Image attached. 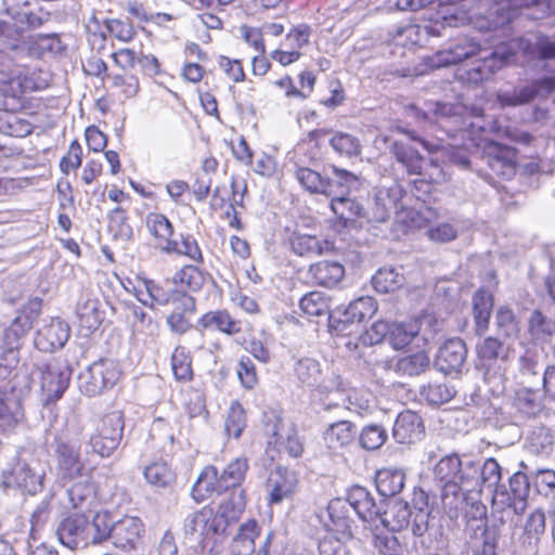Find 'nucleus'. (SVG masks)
I'll return each instance as SVG.
<instances>
[{
  "mask_svg": "<svg viewBox=\"0 0 555 555\" xmlns=\"http://www.w3.org/2000/svg\"><path fill=\"white\" fill-rule=\"evenodd\" d=\"M395 132L399 138H385L390 157L409 177H416L412 181V190L417 197L426 201L439 185L447 180L442 167L434 159L427 163L417 145L428 154H435L440 150V144L427 140L417 134L414 129L398 126Z\"/></svg>",
  "mask_w": 555,
  "mask_h": 555,
  "instance_id": "f257e3e1",
  "label": "nucleus"
},
{
  "mask_svg": "<svg viewBox=\"0 0 555 555\" xmlns=\"http://www.w3.org/2000/svg\"><path fill=\"white\" fill-rule=\"evenodd\" d=\"M503 468L493 457H488V486H494L491 500L493 535L492 546H495L496 538L500 535L499 527L503 526L511 515L509 508L516 513L524 512L526 500L530 492L528 477L524 473H515L508 478V488L500 483Z\"/></svg>",
  "mask_w": 555,
  "mask_h": 555,
  "instance_id": "f03ea898",
  "label": "nucleus"
},
{
  "mask_svg": "<svg viewBox=\"0 0 555 555\" xmlns=\"http://www.w3.org/2000/svg\"><path fill=\"white\" fill-rule=\"evenodd\" d=\"M39 89V83L27 66L13 62L0 65V98L3 108H25L26 94Z\"/></svg>",
  "mask_w": 555,
  "mask_h": 555,
  "instance_id": "7ed1b4c3",
  "label": "nucleus"
},
{
  "mask_svg": "<svg viewBox=\"0 0 555 555\" xmlns=\"http://www.w3.org/2000/svg\"><path fill=\"white\" fill-rule=\"evenodd\" d=\"M333 173L335 179L305 166H297L294 171L297 182L305 191L326 197L347 194L359 183L358 176L346 169L333 166Z\"/></svg>",
  "mask_w": 555,
  "mask_h": 555,
  "instance_id": "20e7f679",
  "label": "nucleus"
},
{
  "mask_svg": "<svg viewBox=\"0 0 555 555\" xmlns=\"http://www.w3.org/2000/svg\"><path fill=\"white\" fill-rule=\"evenodd\" d=\"M56 468L66 481L82 477H93L96 465L81 457L80 444L64 436H55L53 441Z\"/></svg>",
  "mask_w": 555,
  "mask_h": 555,
  "instance_id": "39448f33",
  "label": "nucleus"
},
{
  "mask_svg": "<svg viewBox=\"0 0 555 555\" xmlns=\"http://www.w3.org/2000/svg\"><path fill=\"white\" fill-rule=\"evenodd\" d=\"M121 377L122 370L117 360L101 358L79 375V389L88 397H95L116 386Z\"/></svg>",
  "mask_w": 555,
  "mask_h": 555,
  "instance_id": "423d86ee",
  "label": "nucleus"
},
{
  "mask_svg": "<svg viewBox=\"0 0 555 555\" xmlns=\"http://www.w3.org/2000/svg\"><path fill=\"white\" fill-rule=\"evenodd\" d=\"M401 2H396L398 10H425L422 16L423 21H428L435 26L440 25L441 27H459L472 22V16L467 11L457 9L455 4L457 2H437V8L430 5L435 2H404V5H400Z\"/></svg>",
  "mask_w": 555,
  "mask_h": 555,
  "instance_id": "0eeeda50",
  "label": "nucleus"
},
{
  "mask_svg": "<svg viewBox=\"0 0 555 555\" xmlns=\"http://www.w3.org/2000/svg\"><path fill=\"white\" fill-rule=\"evenodd\" d=\"M43 474H38L29 463L17 460L10 467L2 470L0 488L3 492H21L35 495L43 487Z\"/></svg>",
  "mask_w": 555,
  "mask_h": 555,
  "instance_id": "6e6552de",
  "label": "nucleus"
},
{
  "mask_svg": "<svg viewBox=\"0 0 555 555\" xmlns=\"http://www.w3.org/2000/svg\"><path fill=\"white\" fill-rule=\"evenodd\" d=\"M125 422L122 413L114 411L105 414L94 435L90 438L92 450L102 457L109 456L122 439Z\"/></svg>",
  "mask_w": 555,
  "mask_h": 555,
  "instance_id": "1a4fd4ad",
  "label": "nucleus"
},
{
  "mask_svg": "<svg viewBox=\"0 0 555 555\" xmlns=\"http://www.w3.org/2000/svg\"><path fill=\"white\" fill-rule=\"evenodd\" d=\"M57 535L62 544L76 550L91 544L90 517L87 512L68 513L57 527Z\"/></svg>",
  "mask_w": 555,
  "mask_h": 555,
  "instance_id": "9d476101",
  "label": "nucleus"
},
{
  "mask_svg": "<svg viewBox=\"0 0 555 555\" xmlns=\"http://www.w3.org/2000/svg\"><path fill=\"white\" fill-rule=\"evenodd\" d=\"M229 526V521L224 520L211 505L203 506L190 518L192 533L198 532L204 544H207L209 541L216 543L223 539L227 535Z\"/></svg>",
  "mask_w": 555,
  "mask_h": 555,
  "instance_id": "9b49d317",
  "label": "nucleus"
},
{
  "mask_svg": "<svg viewBox=\"0 0 555 555\" xmlns=\"http://www.w3.org/2000/svg\"><path fill=\"white\" fill-rule=\"evenodd\" d=\"M40 373V393L44 405L59 401L69 386L70 376L59 365L42 363L38 366Z\"/></svg>",
  "mask_w": 555,
  "mask_h": 555,
  "instance_id": "f8f14e48",
  "label": "nucleus"
},
{
  "mask_svg": "<svg viewBox=\"0 0 555 555\" xmlns=\"http://www.w3.org/2000/svg\"><path fill=\"white\" fill-rule=\"evenodd\" d=\"M173 308L166 317V324L170 332L184 335L192 330V318L197 312V300L194 296L184 293H173Z\"/></svg>",
  "mask_w": 555,
  "mask_h": 555,
  "instance_id": "ddd939ff",
  "label": "nucleus"
},
{
  "mask_svg": "<svg viewBox=\"0 0 555 555\" xmlns=\"http://www.w3.org/2000/svg\"><path fill=\"white\" fill-rule=\"evenodd\" d=\"M299 485L296 472L284 467L276 466L270 474L267 486L269 494L267 502L269 505L281 504L284 500H291L297 492Z\"/></svg>",
  "mask_w": 555,
  "mask_h": 555,
  "instance_id": "4468645a",
  "label": "nucleus"
},
{
  "mask_svg": "<svg viewBox=\"0 0 555 555\" xmlns=\"http://www.w3.org/2000/svg\"><path fill=\"white\" fill-rule=\"evenodd\" d=\"M144 531V524L139 517L124 515L115 521L111 540L116 548L131 552L138 548Z\"/></svg>",
  "mask_w": 555,
  "mask_h": 555,
  "instance_id": "2eb2a0df",
  "label": "nucleus"
},
{
  "mask_svg": "<svg viewBox=\"0 0 555 555\" xmlns=\"http://www.w3.org/2000/svg\"><path fill=\"white\" fill-rule=\"evenodd\" d=\"M205 263L191 261L180 266L171 276L173 293L188 295L199 293L210 279V273L204 268Z\"/></svg>",
  "mask_w": 555,
  "mask_h": 555,
  "instance_id": "dca6fc26",
  "label": "nucleus"
},
{
  "mask_svg": "<svg viewBox=\"0 0 555 555\" xmlns=\"http://www.w3.org/2000/svg\"><path fill=\"white\" fill-rule=\"evenodd\" d=\"M70 328L59 317L50 318L36 333L35 347L43 352H53L62 348L68 340Z\"/></svg>",
  "mask_w": 555,
  "mask_h": 555,
  "instance_id": "f3484780",
  "label": "nucleus"
},
{
  "mask_svg": "<svg viewBox=\"0 0 555 555\" xmlns=\"http://www.w3.org/2000/svg\"><path fill=\"white\" fill-rule=\"evenodd\" d=\"M326 509L327 518L323 525L327 533L340 539H351L353 519L350 517L348 503L341 498H335L328 502Z\"/></svg>",
  "mask_w": 555,
  "mask_h": 555,
  "instance_id": "a211bd4d",
  "label": "nucleus"
},
{
  "mask_svg": "<svg viewBox=\"0 0 555 555\" xmlns=\"http://www.w3.org/2000/svg\"><path fill=\"white\" fill-rule=\"evenodd\" d=\"M227 491V486L221 480L218 468L215 465H206L192 486L191 496L196 503H202Z\"/></svg>",
  "mask_w": 555,
  "mask_h": 555,
  "instance_id": "6ab92c4d",
  "label": "nucleus"
},
{
  "mask_svg": "<svg viewBox=\"0 0 555 555\" xmlns=\"http://www.w3.org/2000/svg\"><path fill=\"white\" fill-rule=\"evenodd\" d=\"M466 346L460 338L448 339L435 358V366L444 374L459 373L466 359Z\"/></svg>",
  "mask_w": 555,
  "mask_h": 555,
  "instance_id": "aec40b11",
  "label": "nucleus"
},
{
  "mask_svg": "<svg viewBox=\"0 0 555 555\" xmlns=\"http://www.w3.org/2000/svg\"><path fill=\"white\" fill-rule=\"evenodd\" d=\"M516 151L505 144L488 139V167L503 179L515 175Z\"/></svg>",
  "mask_w": 555,
  "mask_h": 555,
  "instance_id": "412c9836",
  "label": "nucleus"
},
{
  "mask_svg": "<svg viewBox=\"0 0 555 555\" xmlns=\"http://www.w3.org/2000/svg\"><path fill=\"white\" fill-rule=\"evenodd\" d=\"M425 427L422 417L411 410L402 411L398 414L392 436L398 443L409 444L422 439Z\"/></svg>",
  "mask_w": 555,
  "mask_h": 555,
  "instance_id": "4be33fe9",
  "label": "nucleus"
},
{
  "mask_svg": "<svg viewBox=\"0 0 555 555\" xmlns=\"http://www.w3.org/2000/svg\"><path fill=\"white\" fill-rule=\"evenodd\" d=\"M345 501L363 521H375L384 514L382 506L364 487L352 486L348 490Z\"/></svg>",
  "mask_w": 555,
  "mask_h": 555,
  "instance_id": "5701e85b",
  "label": "nucleus"
},
{
  "mask_svg": "<svg viewBox=\"0 0 555 555\" xmlns=\"http://www.w3.org/2000/svg\"><path fill=\"white\" fill-rule=\"evenodd\" d=\"M68 489L69 502L74 509L90 513L98 504V483L93 477H82L72 481Z\"/></svg>",
  "mask_w": 555,
  "mask_h": 555,
  "instance_id": "b1692460",
  "label": "nucleus"
},
{
  "mask_svg": "<svg viewBox=\"0 0 555 555\" xmlns=\"http://www.w3.org/2000/svg\"><path fill=\"white\" fill-rule=\"evenodd\" d=\"M294 254L300 257H313L328 254L335 250V243L317 235L294 232L288 240Z\"/></svg>",
  "mask_w": 555,
  "mask_h": 555,
  "instance_id": "393cba45",
  "label": "nucleus"
},
{
  "mask_svg": "<svg viewBox=\"0 0 555 555\" xmlns=\"http://www.w3.org/2000/svg\"><path fill=\"white\" fill-rule=\"evenodd\" d=\"M555 91V76L545 77L534 81L531 86L524 87L519 92L500 93L498 94V102L502 107L517 106L528 103L537 95H547Z\"/></svg>",
  "mask_w": 555,
  "mask_h": 555,
  "instance_id": "a878e982",
  "label": "nucleus"
},
{
  "mask_svg": "<svg viewBox=\"0 0 555 555\" xmlns=\"http://www.w3.org/2000/svg\"><path fill=\"white\" fill-rule=\"evenodd\" d=\"M203 330H216L228 336L242 333V321L235 319L228 309H217L203 313L198 321Z\"/></svg>",
  "mask_w": 555,
  "mask_h": 555,
  "instance_id": "bb28decb",
  "label": "nucleus"
},
{
  "mask_svg": "<svg viewBox=\"0 0 555 555\" xmlns=\"http://www.w3.org/2000/svg\"><path fill=\"white\" fill-rule=\"evenodd\" d=\"M262 531L261 526L255 518L243 521L231 540V552L233 555H251L255 552L256 540Z\"/></svg>",
  "mask_w": 555,
  "mask_h": 555,
  "instance_id": "cd10ccee",
  "label": "nucleus"
},
{
  "mask_svg": "<svg viewBox=\"0 0 555 555\" xmlns=\"http://www.w3.org/2000/svg\"><path fill=\"white\" fill-rule=\"evenodd\" d=\"M308 273L314 284L333 288L343 281L345 267L339 261L324 259L310 264Z\"/></svg>",
  "mask_w": 555,
  "mask_h": 555,
  "instance_id": "c85d7f7f",
  "label": "nucleus"
},
{
  "mask_svg": "<svg viewBox=\"0 0 555 555\" xmlns=\"http://www.w3.org/2000/svg\"><path fill=\"white\" fill-rule=\"evenodd\" d=\"M162 250L167 255H176L190 261L205 263V256L199 242L191 233H180L177 238H172L163 245Z\"/></svg>",
  "mask_w": 555,
  "mask_h": 555,
  "instance_id": "c756f323",
  "label": "nucleus"
},
{
  "mask_svg": "<svg viewBox=\"0 0 555 555\" xmlns=\"http://www.w3.org/2000/svg\"><path fill=\"white\" fill-rule=\"evenodd\" d=\"M137 298L143 305L154 309L172 302L173 289H167L163 284L149 278H139Z\"/></svg>",
  "mask_w": 555,
  "mask_h": 555,
  "instance_id": "7c9ffc66",
  "label": "nucleus"
},
{
  "mask_svg": "<svg viewBox=\"0 0 555 555\" xmlns=\"http://www.w3.org/2000/svg\"><path fill=\"white\" fill-rule=\"evenodd\" d=\"M462 461L457 455H447L436 465L435 475L443 482V495L449 491L456 494L460 490Z\"/></svg>",
  "mask_w": 555,
  "mask_h": 555,
  "instance_id": "2f4dec72",
  "label": "nucleus"
},
{
  "mask_svg": "<svg viewBox=\"0 0 555 555\" xmlns=\"http://www.w3.org/2000/svg\"><path fill=\"white\" fill-rule=\"evenodd\" d=\"M480 51V46L475 41L459 43L448 50L436 52L430 57V64L433 67H443L457 64L477 55Z\"/></svg>",
  "mask_w": 555,
  "mask_h": 555,
  "instance_id": "473e14b6",
  "label": "nucleus"
},
{
  "mask_svg": "<svg viewBox=\"0 0 555 555\" xmlns=\"http://www.w3.org/2000/svg\"><path fill=\"white\" fill-rule=\"evenodd\" d=\"M109 77V95L119 103H125L140 92V80L131 72L113 73Z\"/></svg>",
  "mask_w": 555,
  "mask_h": 555,
  "instance_id": "72a5a7b5",
  "label": "nucleus"
},
{
  "mask_svg": "<svg viewBox=\"0 0 555 555\" xmlns=\"http://www.w3.org/2000/svg\"><path fill=\"white\" fill-rule=\"evenodd\" d=\"M421 321L389 322L388 343L395 350H404L420 334Z\"/></svg>",
  "mask_w": 555,
  "mask_h": 555,
  "instance_id": "f704fd0d",
  "label": "nucleus"
},
{
  "mask_svg": "<svg viewBox=\"0 0 555 555\" xmlns=\"http://www.w3.org/2000/svg\"><path fill=\"white\" fill-rule=\"evenodd\" d=\"M338 195L331 196V209L344 227L364 218V208L356 198L347 197L346 194Z\"/></svg>",
  "mask_w": 555,
  "mask_h": 555,
  "instance_id": "c9c22d12",
  "label": "nucleus"
},
{
  "mask_svg": "<svg viewBox=\"0 0 555 555\" xmlns=\"http://www.w3.org/2000/svg\"><path fill=\"white\" fill-rule=\"evenodd\" d=\"M357 436V427L350 421H338L331 424L324 433V440L332 450L350 446Z\"/></svg>",
  "mask_w": 555,
  "mask_h": 555,
  "instance_id": "e433bc0d",
  "label": "nucleus"
},
{
  "mask_svg": "<svg viewBox=\"0 0 555 555\" xmlns=\"http://www.w3.org/2000/svg\"><path fill=\"white\" fill-rule=\"evenodd\" d=\"M405 475L397 468H382L375 475V485L378 493L385 498L399 494L404 487Z\"/></svg>",
  "mask_w": 555,
  "mask_h": 555,
  "instance_id": "4c0bfd02",
  "label": "nucleus"
},
{
  "mask_svg": "<svg viewBox=\"0 0 555 555\" xmlns=\"http://www.w3.org/2000/svg\"><path fill=\"white\" fill-rule=\"evenodd\" d=\"M20 109L3 108L0 112V133L10 137L24 138L33 132V125L16 113Z\"/></svg>",
  "mask_w": 555,
  "mask_h": 555,
  "instance_id": "58836bf2",
  "label": "nucleus"
},
{
  "mask_svg": "<svg viewBox=\"0 0 555 555\" xmlns=\"http://www.w3.org/2000/svg\"><path fill=\"white\" fill-rule=\"evenodd\" d=\"M170 365L177 382L188 383L193 379V357L185 346L178 345L175 347L170 357Z\"/></svg>",
  "mask_w": 555,
  "mask_h": 555,
  "instance_id": "ea45409f",
  "label": "nucleus"
},
{
  "mask_svg": "<svg viewBox=\"0 0 555 555\" xmlns=\"http://www.w3.org/2000/svg\"><path fill=\"white\" fill-rule=\"evenodd\" d=\"M145 225L150 235L162 246L172 240L175 227L165 214L158 211L149 212L145 218Z\"/></svg>",
  "mask_w": 555,
  "mask_h": 555,
  "instance_id": "a19ab883",
  "label": "nucleus"
},
{
  "mask_svg": "<svg viewBox=\"0 0 555 555\" xmlns=\"http://www.w3.org/2000/svg\"><path fill=\"white\" fill-rule=\"evenodd\" d=\"M182 406L189 420L206 418L209 414L206 405V396L202 388L188 386L182 390Z\"/></svg>",
  "mask_w": 555,
  "mask_h": 555,
  "instance_id": "79ce46f5",
  "label": "nucleus"
},
{
  "mask_svg": "<svg viewBox=\"0 0 555 555\" xmlns=\"http://www.w3.org/2000/svg\"><path fill=\"white\" fill-rule=\"evenodd\" d=\"M115 521L108 509H100L94 513L90 520L92 545H100L111 540Z\"/></svg>",
  "mask_w": 555,
  "mask_h": 555,
  "instance_id": "37998d69",
  "label": "nucleus"
},
{
  "mask_svg": "<svg viewBox=\"0 0 555 555\" xmlns=\"http://www.w3.org/2000/svg\"><path fill=\"white\" fill-rule=\"evenodd\" d=\"M299 308L307 317H325L331 314V297L320 291H311L299 300Z\"/></svg>",
  "mask_w": 555,
  "mask_h": 555,
  "instance_id": "c03bdc74",
  "label": "nucleus"
},
{
  "mask_svg": "<svg viewBox=\"0 0 555 555\" xmlns=\"http://www.w3.org/2000/svg\"><path fill=\"white\" fill-rule=\"evenodd\" d=\"M150 438L153 447L157 448L162 453H166V447L170 449L173 447L176 437L175 431L168 420L164 417H156L150 429Z\"/></svg>",
  "mask_w": 555,
  "mask_h": 555,
  "instance_id": "a18cd8bd",
  "label": "nucleus"
},
{
  "mask_svg": "<svg viewBox=\"0 0 555 555\" xmlns=\"http://www.w3.org/2000/svg\"><path fill=\"white\" fill-rule=\"evenodd\" d=\"M377 311L374 299L370 296H362L351 301L344 311L345 322L361 323L370 319Z\"/></svg>",
  "mask_w": 555,
  "mask_h": 555,
  "instance_id": "49530a36",
  "label": "nucleus"
},
{
  "mask_svg": "<svg viewBox=\"0 0 555 555\" xmlns=\"http://www.w3.org/2000/svg\"><path fill=\"white\" fill-rule=\"evenodd\" d=\"M247 425L246 410L238 400H233L230 403L227 416L224 420V430L229 437L238 439Z\"/></svg>",
  "mask_w": 555,
  "mask_h": 555,
  "instance_id": "de8ad7c7",
  "label": "nucleus"
},
{
  "mask_svg": "<svg viewBox=\"0 0 555 555\" xmlns=\"http://www.w3.org/2000/svg\"><path fill=\"white\" fill-rule=\"evenodd\" d=\"M396 366L402 374L418 376L429 369L430 357L427 351L420 350L398 359Z\"/></svg>",
  "mask_w": 555,
  "mask_h": 555,
  "instance_id": "09e8293b",
  "label": "nucleus"
},
{
  "mask_svg": "<svg viewBox=\"0 0 555 555\" xmlns=\"http://www.w3.org/2000/svg\"><path fill=\"white\" fill-rule=\"evenodd\" d=\"M249 469L248 459L246 456H238L232 460L221 473H219L221 480L227 486L228 491L240 487Z\"/></svg>",
  "mask_w": 555,
  "mask_h": 555,
  "instance_id": "8fccbe9b",
  "label": "nucleus"
},
{
  "mask_svg": "<svg viewBox=\"0 0 555 555\" xmlns=\"http://www.w3.org/2000/svg\"><path fill=\"white\" fill-rule=\"evenodd\" d=\"M404 284V276L392 268H382L372 278L373 288L380 294L399 291Z\"/></svg>",
  "mask_w": 555,
  "mask_h": 555,
  "instance_id": "3c124183",
  "label": "nucleus"
},
{
  "mask_svg": "<svg viewBox=\"0 0 555 555\" xmlns=\"http://www.w3.org/2000/svg\"><path fill=\"white\" fill-rule=\"evenodd\" d=\"M144 477L147 482L160 488H165L176 481L175 470L164 460L149 464L144 469Z\"/></svg>",
  "mask_w": 555,
  "mask_h": 555,
  "instance_id": "603ef678",
  "label": "nucleus"
},
{
  "mask_svg": "<svg viewBox=\"0 0 555 555\" xmlns=\"http://www.w3.org/2000/svg\"><path fill=\"white\" fill-rule=\"evenodd\" d=\"M529 333L535 341L545 343L555 334V320L534 310L528 322Z\"/></svg>",
  "mask_w": 555,
  "mask_h": 555,
  "instance_id": "864d4df0",
  "label": "nucleus"
},
{
  "mask_svg": "<svg viewBox=\"0 0 555 555\" xmlns=\"http://www.w3.org/2000/svg\"><path fill=\"white\" fill-rule=\"evenodd\" d=\"M515 405L527 416H537L544 408L539 390L522 388L516 392Z\"/></svg>",
  "mask_w": 555,
  "mask_h": 555,
  "instance_id": "5fc2aeb1",
  "label": "nucleus"
},
{
  "mask_svg": "<svg viewBox=\"0 0 555 555\" xmlns=\"http://www.w3.org/2000/svg\"><path fill=\"white\" fill-rule=\"evenodd\" d=\"M420 395L429 404L440 405L449 402L454 397L455 390L446 383L429 382L421 387Z\"/></svg>",
  "mask_w": 555,
  "mask_h": 555,
  "instance_id": "6e6d98bb",
  "label": "nucleus"
},
{
  "mask_svg": "<svg viewBox=\"0 0 555 555\" xmlns=\"http://www.w3.org/2000/svg\"><path fill=\"white\" fill-rule=\"evenodd\" d=\"M5 331L0 336V367L14 369L20 362L22 343Z\"/></svg>",
  "mask_w": 555,
  "mask_h": 555,
  "instance_id": "4d7b16f0",
  "label": "nucleus"
},
{
  "mask_svg": "<svg viewBox=\"0 0 555 555\" xmlns=\"http://www.w3.org/2000/svg\"><path fill=\"white\" fill-rule=\"evenodd\" d=\"M217 64L228 81L236 85L246 80L247 75L242 60L220 55L217 60Z\"/></svg>",
  "mask_w": 555,
  "mask_h": 555,
  "instance_id": "13d9d810",
  "label": "nucleus"
},
{
  "mask_svg": "<svg viewBox=\"0 0 555 555\" xmlns=\"http://www.w3.org/2000/svg\"><path fill=\"white\" fill-rule=\"evenodd\" d=\"M520 44V41L512 40L498 46L488 56V70L494 72L508 64L515 55L516 48H519Z\"/></svg>",
  "mask_w": 555,
  "mask_h": 555,
  "instance_id": "bf43d9fd",
  "label": "nucleus"
},
{
  "mask_svg": "<svg viewBox=\"0 0 555 555\" xmlns=\"http://www.w3.org/2000/svg\"><path fill=\"white\" fill-rule=\"evenodd\" d=\"M83 150L78 141L74 139L67 149V152L60 159V170L63 175L68 176L70 172H75L82 164Z\"/></svg>",
  "mask_w": 555,
  "mask_h": 555,
  "instance_id": "052dcab7",
  "label": "nucleus"
},
{
  "mask_svg": "<svg viewBox=\"0 0 555 555\" xmlns=\"http://www.w3.org/2000/svg\"><path fill=\"white\" fill-rule=\"evenodd\" d=\"M389 322L384 320L375 321L367 330H365L360 336L359 341L356 345L363 347L374 346L383 343L385 339L388 340Z\"/></svg>",
  "mask_w": 555,
  "mask_h": 555,
  "instance_id": "680f3d73",
  "label": "nucleus"
},
{
  "mask_svg": "<svg viewBox=\"0 0 555 555\" xmlns=\"http://www.w3.org/2000/svg\"><path fill=\"white\" fill-rule=\"evenodd\" d=\"M373 543L382 555H406V544L392 533L375 534Z\"/></svg>",
  "mask_w": 555,
  "mask_h": 555,
  "instance_id": "e2e57ef3",
  "label": "nucleus"
},
{
  "mask_svg": "<svg viewBox=\"0 0 555 555\" xmlns=\"http://www.w3.org/2000/svg\"><path fill=\"white\" fill-rule=\"evenodd\" d=\"M387 431L384 427L376 424L365 426L360 433V444L366 450H377L387 440Z\"/></svg>",
  "mask_w": 555,
  "mask_h": 555,
  "instance_id": "0e129e2a",
  "label": "nucleus"
},
{
  "mask_svg": "<svg viewBox=\"0 0 555 555\" xmlns=\"http://www.w3.org/2000/svg\"><path fill=\"white\" fill-rule=\"evenodd\" d=\"M236 374L243 388L253 390L259 383L255 363L250 358L243 356L238 360Z\"/></svg>",
  "mask_w": 555,
  "mask_h": 555,
  "instance_id": "69168bd1",
  "label": "nucleus"
},
{
  "mask_svg": "<svg viewBox=\"0 0 555 555\" xmlns=\"http://www.w3.org/2000/svg\"><path fill=\"white\" fill-rule=\"evenodd\" d=\"M105 25L108 33L120 42H131L137 36L133 24L128 20L108 18Z\"/></svg>",
  "mask_w": 555,
  "mask_h": 555,
  "instance_id": "338daca9",
  "label": "nucleus"
},
{
  "mask_svg": "<svg viewBox=\"0 0 555 555\" xmlns=\"http://www.w3.org/2000/svg\"><path fill=\"white\" fill-rule=\"evenodd\" d=\"M528 444L533 453L550 454L553 449V436L550 429L544 427L534 429L528 437Z\"/></svg>",
  "mask_w": 555,
  "mask_h": 555,
  "instance_id": "774afa93",
  "label": "nucleus"
}]
</instances>
